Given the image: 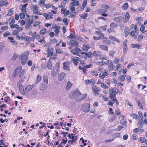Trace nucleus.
I'll return each instance as SVG.
<instances>
[{
	"instance_id": "30",
	"label": "nucleus",
	"mask_w": 147,
	"mask_h": 147,
	"mask_svg": "<svg viewBox=\"0 0 147 147\" xmlns=\"http://www.w3.org/2000/svg\"><path fill=\"white\" fill-rule=\"evenodd\" d=\"M130 16L129 13L128 12H126L125 15V19L123 20V22L125 23L127 22L129 20Z\"/></svg>"
},
{
	"instance_id": "59",
	"label": "nucleus",
	"mask_w": 147,
	"mask_h": 147,
	"mask_svg": "<svg viewBox=\"0 0 147 147\" xmlns=\"http://www.w3.org/2000/svg\"><path fill=\"white\" fill-rule=\"evenodd\" d=\"M113 116H111L109 119V121L112 122L114 121L116 118L117 116L115 115H113Z\"/></svg>"
},
{
	"instance_id": "26",
	"label": "nucleus",
	"mask_w": 147,
	"mask_h": 147,
	"mask_svg": "<svg viewBox=\"0 0 147 147\" xmlns=\"http://www.w3.org/2000/svg\"><path fill=\"white\" fill-rule=\"evenodd\" d=\"M8 21L9 22V24L11 26V25H13L15 23V20L13 16H11L8 20Z\"/></svg>"
},
{
	"instance_id": "10",
	"label": "nucleus",
	"mask_w": 147,
	"mask_h": 147,
	"mask_svg": "<svg viewBox=\"0 0 147 147\" xmlns=\"http://www.w3.org/2000/svg\"><path fill=\"white\" fill-rule=\"evenodd\" d=\"M71 63V61L67 60L63 64V69L68 71H69V65Z\"/></svg>"
},
{
	"instance_id": "60",
	"label": "nucleus",
	"mask_w": 147,
	"mask_h": 147,
	"mask_svg": "<svg viewBox=\"0 0 147 147\" xmlns=\"http://www.w3.org/2000/svg\"><path fill=\"white\" fill-rule=\"evenodd\" d=\"M145 29V27L143 25H142L140 29V32H141L142 33H144L146 31V30H145V31H144V30Z\"/></svg>"
},
{
	"instance_id": "44",
	"label": "nucleus",
	"mask_w": 147,
	"mask_h": 147,
	"mask_svg": "<svg viewBox=\"0 0 147 147\" xmlns=\"http://www.w3.org/2000/svg\"><path fill=\"white\" fill-rule=\"evenodd\" d=\"M99 47L102 50L106 51H107L108 50V48L107 46L103 45H99Z\"/></svg>"
},
{
	"instance_id": "49",
	"label": "nucleus",
	"mask_w": 147,
	"mask_h": 147,
	"mask_svg": "<svg viewBox=\"0 0 147 147\" xmlns=\"http://www.w3.org/2000/svg\"><path fill=\"white\" fill-rule=\"evenodd\" d=\"M125 77L124 75H121L118 77L119 80L121 82H123L125 80Z\"/></svg>"
},
{
	"instance_id": "16",
	"label": "nucleus",
	"mask_w": 147,
	"mask_h": 147,
	"mask_svg": "<svg viewBox=\"0 0 147 147\" xmlns=\"http://www.w3.org/2000/svg\"><path fill=\"white\" fill-rule=\"evenodd\" d=\"M35 35H33L31 37H29L28 36H26L25 37L26 42V43H29L30 42H34L35 39Z\"/></svg>"
},
{
	"instance_id": "33",
	"label": "nucleus",
	"mask_w": 147,
	"mask_h": 147,
	"mask_svg": "<svg viewBox=\"0 0 147 147\" xmlns=\"http://www.w3.org/2000/svg\"><path fill=\"white\" fill-rule=\"evenodd\" d=\"M136 102L138 104V106L140 109H141L142 110H144V108L143 107L142 105V102H140L139 99H136Z\"/></svg>"
},
{
	"instance_id": "22",
	"label": "nucleus",
	"mask_w": 147,
	"mask_h": 147,
	"mask_svg": "<svg viewBox=\"0 0 147 147\" xmlns=\"http://www.w3.org/2000/svg\"><path fill=\"white\" fill-rule=\"evenodd\" d=\"M52 26L53 28L55 29L54 32L55 33L57 34L59 32V30L60 29V26H57L56 24H54L52 25Z\"/></svg>"
},
{
	"instance_id": "57",
	"label": "nucleus",
	"mask_w": 147,
	"mask_h": 147,
	"mask_svg": "<svg viewBox=\"0 0 147 147\" xmlns=\"http://www.w3.org/2000/svg\"><path fill=\"white\" fill-rule=\"evenodd\" d=\"M130 115L132 117L133 119H137L138 118V117L137 115L136 114L132 113L130 114Z\"/></svg>"
},
{
	"instance_id": "56",
	"label": "nucleus",
	"mask_w": 147,
	"mask_h": 147,
	"mask_svg": "<svg viewBox=\"0 0 147 147\" xmlns=\"http://www.w3.org/2000/svg\"><path fill=\"white\" fill-rule=\"evenodd\" d=\"M46 0H40L39 2V4L40 6L43 7L45 5Z\"/></svg>"
},
{
	"instance_id": "29",
	"label": "nucleus",
	"mask_w": 147,
	"mask_h": 147,
	"mask_svg": "<svg viewBox=\"0 0 147 147\" xmlns=\"http://www.w3.org/2000/svg\"><path fill=\"white\" fill-rule=\"evenodd\" d=\"M92 53L94 56L97 57L100 56L101 53L99 51H95Z\"/></svg>"
},
{
	"instance_id": "11",
	"label": "nucleus",
	"mask_w": 147,
	"mask_h": 147,
	"mask_svg": "<svg viewBox=\"0 0 147 147\" xmlns=\"http://www.w3.org/2000/svg\"><path fill=\"white\" fill-rule=\"evenodd\" d=\"M69 45H71L69 47V49L72 48V47H78L79 45V44L77 41L72 39H71L70 40Z\"/></svg>"
},
{
	"instance_id": "9",
	"label": "nucleus",
	"mask_w": 147,
	"mask_h": 147,
	"mask_svg": "<svg viewBox=\"0 0 147 147\" xmlns=\"http://www.w3.org/2000/svg\"><path fill=\"white\" fill-rule=\"evenodd\" d=\"M35 39H36L38 42L40 43L41 44H44L45 43V40L44 37L39 34L35 35Z\"/></svg>"
},
{
	"instance_id": "47",
	"label": "nucleus",
	"mask_w": 147,
	"mask_h": 147,
	"mask_svg": "<svg viewBox=\"0 0 147 147\" xmlns=\"http://www.w3.org/2000/svg\"><path fill=\"white\" fill-rule=\"evenodd\" d=\"M72 84L70 82L68 81L67 82V86H66V89L67 90H69L71 88Z\"/></svg>"
},
{
	"instance_id": "20",
	"label": "nucleus",
	"mask_w": 147,
	"mask_h": 147,
	"mask_svg": "<svg viewBox=\"0 0 147 147\" xmlns=\"http://www.w3.org/2000/svg\"><path fill=\"white\" fill-rule=\"evenodd\" d=\"M55 57H51L47 63V67L49 69H51L52 68V64L51 60L55 59Z\"/></svg>"
},
{
	"instance_id": "21",
	"label": "nucleus",
	"mask_w": 147,
	"mask_h": 147,
	"mask_svg": "<svg viewBox=\"0 0 147 147\" xmlns=\"http://www.w3.org/2000/svg\"><path fill=\"white\" fill-rule=\"evenodd\" d=\"M28 5V3H26L20 7V9L21 12H23L24 13L27 12L26 7Z\"/></svg>"
},
{
	"instance_id": "17",
	"label": "nucleus",
	"mask_w": 147,
	"mask_h": 147,
	"mask_svg": "<svg viewBox=\"0 0 147 147\" xmlns=\"http://www.w3.org/2000/svg\"><path fill=\"white\" fill-rule=\"evenodd\" d=\"M79 61L80 64L82 66H83V67H85L86 68H89L93 66V64L92 63H90L89 65H86L85 63V62L83 60H80V61Z\"/></svg>"
},
{
	"instance_id": "53",
	"label": "nucleus",
	"mask_w": 147,
	"mask_h": 147,
	"mask_svg": "<svg viewBox=\"0 0 147 147\" xmlns=\"http://www.w3.org/2000/svg\"><path fill=\"white\" fill-rule=\"evenodd\" d=\"M46 29L45 28H43L40 30V33L41 34L44 35L46 34Z\"/></svg>"
},
{
	"instance_id": "18",
	"label": "nucleus",
	"mask_w": 147,
	"mask_h": 147,
	"mask_svg": "<svg viewBox=\"0 0 147 147\" xmlns=\"http://www.w3.org/2000/svg\"><path fill=\"white\" fill-rule=\"evenodd\" d=\"M71 58L75 65H77L78 63V61H79L80 60H81L80 58L72 56Z\"/></svg>"
},
{
	"instance_id": "58",
	"label": "nucleus",
	"mask_w": 147,
	"mask_h": 147,
	"mask_svg": "<svg viewBox=\"0 0 147 147\" xmlns=\"http://www.w3.org/2000/svg\"><path fill=\"white\" fill-rule=\"evenodd\" d=\"M100 86H101L104 89H108L109 88L108 86L103 82L102 83Z\"/></svg>"
},
{
	"instance_id": "50",
	"label": "nucleus",
	"mask_w": 147,
	"mask_h": 147,
	"mask_svg": "<svg viewBox=\"0 0 147 147\" xmlns=\"http://www.w3.org/2000/svg\"><path fill=\"white\" fill-rule=\"evenodd\" d=\"M26 14L27 12L24 13L22 12L19 14L20 18L22 19H24L25 17V15Z\"/></svg>"
},
{
	"instance_id": "2",
	"label": "nucleus",
	"mask_w": 147,
	"mask_h": 147,
	"mask_svg": "<svg viewBox=\"0 0 147 147\" xmlns=\"http://www.w3.org/2000/svg\"><path fill=\"white\" fill-rule=\"evenodd\" d=\"M105 64V62L103 61L97 62L96 63V65H98V70L100 72L99 74V77L101 79H104L105 77L108 76L109 74V71L108 70L105 69H103L102 66Z\"/></svg>"
},
{
	"instance_id": "24",
	"label": "nucleus",
	"mask_w": 147,
	"mask_h": 147,
	"mask_svg": "<svg viewBox=\"0 0 147 147\" xmlns=\"http://www.w3.org/2000/svg\"><path fill=\"white\" fill-rule=\"evenodd\" d=\"M66 74L64 72H62L58 75V79L59 81L63 80L65 78Z\"/></svg>"
},
{
	"instance_id": "38",
	"label": "nucleus",
	"mask_w": 147,
	"mask_h": 147,
	"mask_svg": "<svg viewBox=\"0 0 147 147\" xmlns=\"http://www.w3.org/2000/svg\"><path fill=\"white\" fill-rule=\"evenodd\" d=\"M33 85H28L26 87L25 89V91L26 92L30 91L33 88Z\"/></svg>"
},
{
	"instance_id": "31",
	"label": "nucleus",
	"mask_w": 147,
	"mask_h": 147,
	"mask_svg": "<svg viewBox=\"0 0 147 147\" xmlns=\"http://www.w3.org/2000/svg\"><path fill=\"white\" fill-rule=\"evenodd\" d=\"M135 27L136 28H135V31H132L129 33V34L132 37L134 36L135 35L136 33H138V28L136 27V26Z\"/></svg>"
},
{
	"instance_id": "28",
	"label": "nucleus",
	"mask_w": 147,
	"mask_h": 147,
	"mask_svg": "<svg viewBox=\"0 0 147 147\" xmlns=\"http://www.w3.org/2000/svg\"><path fill=\"white\" fill-rule=\"evenodd\" d=\"M77 0H71L72 1L70 3L71 6H78L79 4V2Z\"/></svg>"
},
{
	"instance_id": "23",
	"label": "nucleus",
	"mask_w": 147,
	"mask_h": 147,
	"mask_svg": "<svg viewBox=\"0 0 147 147\" xmlns=\"http://www.w3.org/2000/svg\"><path fill=\"white\" fill-rule=\"evenodd\" d=\"M90 48L91 47L90 45L86 44L83 45L82 49L83 51L87 52Z\"/></svg>"
},
{
	"instance_id": "15",
	"label": "nucleus",
	"mask_w": 147,
	"mask_h": 147,
	"mask_svg": "<svg viewBox=\"0 0 147 147\" xmlns=\"http://www.w3.org/2000/svg\"><path fill=\"white\" fill-rule=\"evenodd\" d=\"M81 54L82 55H85V56H83L84 59H86L87 58H91L92 55V53L91 51H89L88 53L82 52H81Z\"/></svg>"
},
{
	"instance_id": "32",
	"label": "nucleus",
	"mask_w": 147,
	"mask_h": 147,
	"mask_svg": "<svg viewBox=\"0 0 147 147\" xmlns=\"http://www.w3.org/2000/svg\"><path fill=\"white\" fill-rule=\"evenodd\" d=\"M131 46L133 48H136L139 49H141L142 48V45L140 44H132Z\"/></svg>"
},
{
	"instance_id": "51",
	"label": "nucleus",
	"mask_w": 147,
	"mask_h": 147,
	"mask_svg": "<svg viewBox=\"0 0 147 147\" xmlns=\"http://www.w3.org/2000/svg\"><path fill=\"white\" fill-rule=\"evenodd\" d=\"M122 8L124 9H126L128 7V3L127 2H125L124 3L122 6Z\"/></svg>"
},
{
	"instance_id": "1",
	"label": "nucleus",
	"mask_w": 147,
	"mask_h": 147,
	"mask_svg": "<svg viewBox=\"0 0 147 147\" xmlns=\"http://www.w3.org/2000/svg\"><path fill=\"white\" fill-rule=\"evenodd\" d=\"M119 92V90L116 87L110 88L109 90V97L111 100L109 101L108 105L111 106H112L113 104L115 103L117 105H118L119 102L117 100L116 95Z\"/></svg>"
},
{
	"instance_id": "39",
	"label": "nucleus",
	"mask_w": 147,
	"mask_h": 147,
	"mask_svg": "<svg viewBox=\"0 0 147 147\" xmlns=\"http://www.w3.org/2000/svg\"><path fill=\"white\" fill-rule=\"evenodd\" d=\"M13 12L14 10L13 8H10L9 10L8 11V13L7 14V16H11L12 15H13Z\"/></svg>"
},
{
	"instance_id": "19",
	"label": "nucleus",
	"mask_w": 147,
	"mask_h": 147,
	"mask_svg": "<svg viewBox=\"0 0 147 147\" xmlns=\"http://www.w3.org/2000/svg\"><path fill=\"white\" fill-rule=\"evenodd\" d=\"M38 7L37 5H34L32 6L31 8L33 11L34 14H37L38 12H40V11H38Z\"/></svg>"
},
{
	"instance_id": "12",
	"label": "nucleus",
	"mask_w": 147,
	"mask_h": 147,
	"mask_svg": "<svg viewBox=\"0 0 147 147\" xmlns=\"http://www.w3.org/2000/svg\"><path fill=\"white\" fill-rule=\"evenodd\" d=\"M127 40L125 39L123 43V54L125 55L128 50Z\"/></svg>"
},
{
	"instance_id": "42",
	"label": "nucleus",
	"mask_w": 147,
	"mask_h": 147,
	"mask_svg": "<svg viewBox=\"0 0 147 147\" xmlns=\"http://www.w3.org/2000/svg\"><path fill=\"white\" fill-rule=\"evenodd\" d=\"M41 76L39 74H38L37 76L36 79L35 81V83L36 84L39 82L41 80Z\"/></svg>"
},
{
	"instance_id": "54",
	"label": "nucleus",
	"mask_w": 147,
	"mask_h": 147,
	"mask_svg": "<svg viewBox=\"0 0 147 147\" xmlns=\"http://www.w3.org/2000/svg\"><path fill=\"white\" fill-rule=\"evenodd\" d=\"M43 82L46 84H48V77L47 76L44 75L43 76Z\"/></svg>"
},
{
	"instance_id": "48",
	"label": "nucleus",
	"mask_w": 147,
	"mask_h": 147,
	"mask_svg": "<svg viewBox=\"0 0 147 147\" xmlns=\"http://www.w3.org/2000/svg\"><path fill=\"white\" fill-rule=\"evenodd\" d=\"M54 49L50 50L49 51H47V57H50L53 55V53Z\"/></svg>"
},
{
	"instance_id": "55",
	"label": "nucleus",
	"mask_w": 147,
	"mask_h": 147,
	"mask_svg": "<svg viewBox=\"0 0 147 147\" xmlns=\"http://www.w3.org/2000/svg\"><path fill=\"white\" fill-rule=\"evenodd\" d=\"M91 73L93 76H97L98 75L97 71L94 70L91 71Z\"/></svg>"
},
{
	"instance_id": "40",
	"label": "nucleus",
	"mask_w": 147,
	"mask_h": 147,
	"mask_svg": "<svg viewBox=\"0 0 147 147\" xmlns=\"http://www.w3.org/2000/svg\"><path fill=\"white\" fill-rule=\"evenodd\" d=\"M78 68L79 69L82 70L83 74L85 75L86 74L87 71L86 70V68L85 67H82L80 66H79Z\"/></svg>"
},
{
	"instance_id": "46",
	"label": "nucleus",
	"mask_w": 147,
	"mask_h": 147,
	"mask_svg": "<svg viewBox=\"0 0 147 147\" xmlns=\"http://www.w3.org/2000/svg\"><path fill=\"white\" fill-rule=\"evenodd\" d=\"M18 54H17L16 53H15L11 59V60L13 61H15L18 58Z\"/></svg>"
},
{
	"instance_id": "61",
	"label": "nucleus",
	"mask_w": 147,
	"mask_h": 147,
	"mask_svg": "<svg viewBox=\"0 0 147 147\" xmlns=\"http://www.w3.org/2000/svg\"><path fill=\"white\" fill-rule=\"evenodd\" d=\"M100 39H103L107 40V38L105 36L104 34L103 33H101V34L99 36Z\"/></svg>"
},
{
	"instance_id": "8",
	"label": "nucleus",
	"mask_w": 147,
	"mask_h": 147,
	"mask_svg": "<svg viewBox=\"0 0 147 147\" xmlns=\"http://www.w3.org/2000/svg\"><path fill=\"white\" fill-rule=\"evenodd\" d=\"M90 106L89 104L85 103L83 104L81 107L82 110L85 112H88L89 111L90 109Z\"/></svg>"
},
{
	"instance_id": "27",
	"label": "nucleus",
	"mask_w": 147,
	"mask_h": 147,
	"mask_svg": "<svg viewBox=\"0 0 147 147\" xmlns=\"http://www.w3.org/2000/svg\"><path fill=\"white\" fill-rule=\"evenodd\" d=\"M57 39L55 38H53L51 39L49 42V43L51 45H53L55 46V45H56V44L57 43Z\"/></svg>"
},
{
	"instance_id": "14",
	"label": "nucleus",
	"mask_w": 147,
	"mask_h": 147,
	"mask_svg": "<svg viewBox=\"0 0 147 147\" xmlns=\"http://www.w3.org/2000/svg\"><path fill=\"white\" fill-rule=\"evenodd\" d=\"M106 65L108 66L109 71L113 70L114 69L113 63L111 60H108L106 61Z\"/></svg>"
},
{
	"instance_id": "4",
	"label": "nucleus",
	"mask_w": 147,
	"mask_h": 147,
	"mask_svg": "<svg viewBox=\"0 0 147 147\" xmlns=\"http://www.w3.org/2000/svg\"><path fill=\"white\" fill-rule=\"evenodd\" d=\"M101 6L102 8L98 9L97 12L98 14H101L102 16L98 17L97 18V19H102L104 21H106L107 19L103 17H106L108 16V14L106 13L108 12L107 9L109 8L110 7L109 5L106 4H103Z\"/></svg>"
},
{
	"instance_id": "3",
	"label": "nucleus",
	"mask_w": 147,
	"mask_h": 147,
	"mask_svg": "<svg viewBox=\"0 0 147 147\" xmlns=\"http://www.w3.org/2000/svg\"><path fill=\"white\" fill-rule=\"evenodd\" d=\"M87 95V94H82L78 90H76L72 91L70 93L69 96L71 99L75 97L76 100L79 102L85 99Z\"/></svg>"
},
{
	"instance_id": "43",
	"label": "nucleus",
	"mask_w": 147,
	"mask_h": 147,
	"mask_svg": "<svg viewBox=\"0 0 147 147\" xmlns=\"http://www.w3.org/2000/svg\"><path fill=\"white\" fill-rule=\"evenodd\" d=\"M87 0H83V3L81 7V9H82L83 10L84 9V7L87 5Z\"/></svg>"
},
{
	"instance_id": "62",
	"label": "nucleus",
	"mask_w": 147,
	"mask_h": 147,
	"mask_svg": "<svg viewBox=\"0 0 147 147\" xmlns=\"http://www.w3.org/2000/svg\"><path fill=\"white\" fill-rule=\"evenodd\" d=\"M136 27L137 28V26L136 24L135 25H134V24H131L130 26V30L131 31L134 30V31H135V28H136Z\"/></svg>"
},
{
	"instance_id": "37",
	"label": "nucleus",
	"mask_w": 147,
	"mask_h": 147,
	"mask_svg": "<svg viewBox=\"0 0 147 147\" xmlns=\"http://www.w3.org/2000/svg\"><path fill=\"white\" fill-rule=\"evenodd\" d=\"M109 38L112 40L119 42L120 41L116 38L113 37L112 35H110L109 36Z\"/></svg>"
},
{
	"instance_id": "52",
	"label": "nucleus",
	"mask_w": 147,
	"mask_h": 147,
	"mask_svg": "<svg viewBox=\"0 0 147 147\" xmlns=\"http://www.w3.org/2000/svg\"><path fill=\"white\" fill-rule=\"evenodd\" d=\"M110 26L111 28H115L117 26V24L115 23L112 22L110 24Z\"/></svg>"
},
{
	"instance_id": "6",
	"label": "nucleus",
	"mask_w": 147,
	"mask_h": 147,
	"mask_svg": "<svg viewBox=\"0 0 147 147\" xmlns=\"http://www.w3.org/2000/svg\"><path fill=\"white\" fill-rule=\"evenodd\" d=\"M29 54L28 52H25L20 55L19 58H20V61L22 65H24L26 63Z\"/></svg>"
},
{
	"instance_id": "41",
	"label": "nucleus",
	"mask_w": 147,
	"mask_h": 147,
	"mask_svg": "<svg viewBox=\"0 0 147 147\" xmlns=\"http://www.w3.org/2000/svg\"><path fill=\"white\" fill-rule=\"evenodd\" d=\"M19 86V90L21 93L23 94H26V92L24 90L23 86L21 85V86Z\"/></svg>"
},
{
	"instance_id": "5",
	"label": "nucleus",
	"mask_w": 147,
	"mask_h": 147,
	"mask_svg": "<svg viewBox=\"0 0 147 147\" xmlns=\"http://www.w3.org/2000/svg\"><path fill=\"white\" fill-rule=\"evenodd\" d=\"M24 69L22 70L21 67H18L14 71L12 74V76L13 78L17 77L19 75V77L21 78L24 76Z\"/></svg>"
},
{
	"instance_id": "63",
	"label": "nucleus",
	"mask_w": 147,
	"mask_h": 147,
	"mask_svg": "<svg viewBox=\"0 0 147 147\" xmlns=\"http://www.w3.org/2000/svg\"><path fill=\"white\" fill-rule=\"evenodd\" d=\"M113 21L115 22L118 23H120L121 21V20L119 17H117L113 19Z\"/></svg>"
},
{
	"instance_id": "45",
	"label": "nucleus",
	"mask_w": 147,
	"mask_h": 147,
	"mask_svg": "<svg viewBox=\"0 0 147 147\" xmlns=\"http://www.w3.org/2000/svg\"><path fill=\"white\" fill-rule=\"evenodd\" d=\"M53 14H52L51 12H49L48 13H47V20L53 18Z\"/></svg>"
},
{
	"instance_id": "34",
	"label": "nucleus",
	"mask_w": 147,
	"mask_h": 147,
	"mask_svg": "<svg viewBox=\"0 0 147 147\" xmlns=\"http://www.w3.org/2000/svg\"><path fill=\"white\" fill-rule=\"evenodd\" d=\"M34 20L33 18H29L27 21V23L29 26H30L34 23Z\"/></svg>"
},
{
	"instance_id": "35",
	"label": "nucleus",
	"mask_w": 147,
	"mask_h": 147,
	"mask_svg": "<svg viewBox=\"0 0 147 147\" xmlns=\"http://www.w3.org/2000/svg\"><path fill=\"white\" fill-rule=\"evenodd\" d=\"M143 125V119H140L137 125L140 128H141L142 127Z\"/></svg>"
},
{
	"instance_id": "64",
	"label": "nucleus",
	"mask_w": 147,
	"mask_h": 147,
	"mask_svg": "<svg viewBox=\"0 0 147 147\" xmlns=\"http://www.w3.org/2000/svg\"><path fill=\"white\" fill-rule=\"evenodd\" d=\"M41 23V22L39 21H37L35 22L33 24V27H36L39 25Z\"/></svg>"
},
{
	"instance_id": "7",
	"label": "nucleus",
	"mask_w": 147,
	"mask_h": 147,
	"mask_svg": "<svg viewBox=\"0 0 147 147\" xmlns=\"http://www.w3.org/2000/svg\"><path fill=\"white\" fill-rule=\"evenodd\" d=\"M92 89L93 91V93L95 96H98L101 90L100 89L96 86L93 85Z\"/></svg>"
},
{
	"instance_id": "25",
	"label": "nucleus",
	"mask_w": 147,
	"mask_h": 147,
	"mask_svg": "<svg viewBox=\"0 0 147 147\" xmlns=\"http://www.w3.org/2000/svg\"><path fill=\"white\" fill-rule=\"evenodd\" d=\"M10 28H15L19 31H22L23 30V28L22 27H19V25L17 24L11 25L10 26Z\"/></svg>"
},
{
	"instance_id": "36",
	"label": "nucleus",
	"mask_w": 147,
	"mask_h": 147,
	"mask_svg": "<svg viewBox=\"0 0 147 147\" xmlns=\"http://www.w3.org/2000/svg\"><path fill=\"white\" fill-rule=\"evenodd\" d=\"M55 49L56 53H57L62 54L63 53L62 50L57 47H56L55 46Z\"/></svg>"
},
{
	"instance_id": "13",
	"label": "nucleus",
	"mask_w": 147,
	"mask_h": 147,
	"mask_svg": "<svg viewBox=\"0 0 147 147\" xmlns=\"http://www.w3.org/2000/svg\"><path fill=\"white\" fill-rule=\"evenodd\" d=\"M70 52L73 54L75 55L78 56H80L79 53L82 52L81 50L80 49L76 47L75 48V49L71 50Z\"/></svg>"
}]
</instances>
